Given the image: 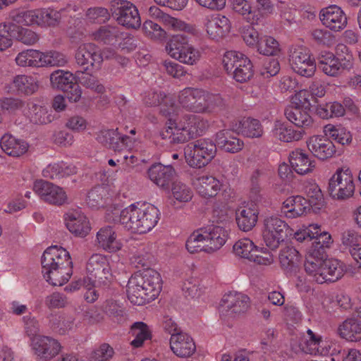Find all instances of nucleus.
<instances>
[{
	"label": "nucleus",
	"instance_id": "1",
	"mask_svg": "<svg viewBox=\"0 0 361 361\" xmlns=\"http://www.w3.org/2000/svg\"><path fill=\"white\" fill-rule=\"evenodd\" d=\"M42 274L52 286H61L68 281L73 274L69 252L57 245L48 247L42 257Z\"/></svg>",
	"mask_w": 361,
	"mask_h": 361
},
{
	"label": "nucleus",
	"instance_id": "2",
	"mask_svg": "<svg viewBox=\"0 0 361 361\" xmlns=\"http://www.w3.org/2000/svg\"><path fill=\"white\" fill-rule=\"evenodd\" d=\"M161 288L160 274L154 269H147L135 273L129 279L127 296L132 304L142 305L154 300L159 295Z\"/></svg>",
	"mask_w": 361,
	"mask_h": 361
},
{
	"label": "nucleus",
	"instance_id": "3",
	"mask_svg": "<svg viewBox=\"0 0 361 361\" xmlns=\"http://www.w3.org/2000/svg\"><path fill=\"white\" fill-rule=\"evenodd\" d=\"M160 219V212L147 202H135L121 210L118 221L132 233H146L155 227Z\"/></svg>",
	"mask_w": 361,
	"mask_h": 361
},
{
	"label": "nucleus",
	"instance_id": "4",
	"mask_svg": "<svg viewBox=\"0 0 361 361\" xmlns=\"http://www.w3.org/2000/svg\"><path fill=\"white\" fill-rule=\"evenodd\" d=\"M304 266L306 273L318 283L335 282L341 279L347 270L345 264L338 259L331 258L323 260L319 250L316 255L314 252H310L306 256Z\"/></svg>",
	"mask_w": 361,
	"mask_h": 361
},
{
	"label": "nucleus",
	"instance_id": "5",
	"mask_svg": "<svg viewBox=\"0 0 361 361\" xmlns=\"http://www.w3.org/2000/svg\"><path fill=\"white\" fill-rule=\"evenodd\" d=\"M166 129L162 132L164 139L169 138L173 143H184L203 134L206 123L200 116L185 115L179 121L169 118Z\"/></svg>",
	"mask_w": 361,
	"mask_h": 361
},
{
	"label": "nucleus",
	"instance_id": "6",
	"mask_svg": "<svg viewBox=\"0 0 361 361\" xmlns=\"http://www.w3.org/2000/svg\"><path fill=\"white\" fill-rule=\"evenodd\" d=\"M226 243L225 231L222 226H208L193 231L185 242L187 250L191 253H212Z\"/></svg>",
	"mask_w": 361,
	"mask_h": 361
},
{
	"label": "nucleus",
	"instance_id": "7",
	"mask_svg": "<svg viewBox=\"0 0 361 361\" xmlns=\"http://www.w3.org/2000/svg\"><path fill=\"white\" fill-rule=\"evenodd\" d=\"M11 18L18 24L27 26L38 25L51 27L56 25L61 18V12L52 8H44L29 11H15Z\"/></svg>",
	"mask_w": 361,
	"mask_h": 361
},
{
	"label": "nucleus",
	"instance_id": "8",
	"mask_svg": "<svg viewBox=\"0 0 361 361\" xmlns=\"http://www.w3.org/2000/svg\"><path fill=\"white\" fill-rule=\"evenodd\" d=\"M166 49L171 58L187 65L196 64L201 57L200 51L190 44L183 35L173 36L168 42Z\"/></svg>",
	"mask_w": 361,
	"mask_h": 361
},
{
	"label": "nucleus",
	"instance_id": "9",
	"mask_svg": "<svg viewBox=\"0 0 361 361\" xmlns=\"http://www.w3.org/2000/svg\"><path fill=\"white\" fill-rule=\"evenodd\" d=\"M293 230L282 219L271 216L264 219L262 237L266 245L272 250L279 247L287 238L292 237Z\"/></svg>",
	"mask_w": 361,
	"mask_h": 361
},
{
	"label": "nucleus",
	"instance_id": "10",
	"mask_svg": "<svg viewBox=\"0 0 361 361\" xmlns=\"http://www.w3.org/2000/svg\"><path fill=\"white\" fill-rule=\"evenodd\" d=\"M328 189L336 200L351 197L355 190L352 171L348 167L338 169L329 179Z\"/></svg>",
	"mask_w": 361,
	"mask_h": 361
},
{
	"label": "nucleus",
	"instance_id": "11",
	"mask_svg": "<svg viewBox=\"0 0 361 361\" xmlns=\"http://www.w3.org/2000/svg\"><path fill=\"white\" fill-rule=\"evenodd\" d=\"M185 157L189 166L202 168L206 166L215 156L216 145L207 140H198L185 148Z\"/></svg>",
	"mask_w": 361,
	"mask_h": 361
},
{
	"label": "nucleus",
	"instance_id": "12",
	"mask_svg": "<svg viewBox=\"0 0 361 361\" xmlns=\"http://www.w3.org/2000/svg\"><path fill=\"white\" fill-rule=\"evenodd\" d=\"M208 91L201 88L185 87L178 94L180 106L194 113H204L208 111Z\"/></svg>",
	"mask_w": 361,
	"mask_h": 361
},
{
	"label": "nucleus",
	"instance_id": "13",
	"mask_svg": "<svg viewBox=\"0 0 361 361\" xmlns=\"http://www.w3.org/2000/svg\"><path fill=\"white\" fill-rule=\"evenodd\" d=\"M51 84L56 88L66 92L70 102H78L82 94L81 89L77 83V77L69 71L57 70L50 76Z\"/></svg>",
	"mask_w": 361,
	"mask_h": 361
},
{
	"label": "nucleus",
	"instance_id": "14",
	"mask_svg": "<svg viewBox=\"0 0 361 361\" xmlns=\"http://www.w3.org/2000/svg\"><path fill=\"white\" fill-rule=\"evenodd\" d=\"M289 62L292 69L302 76L311 77L316 71L317 66L314 59L305 47H296L291 49Z\"/></svg>",
	"mask_w": 361,
	"mask_h": 361
},
{
	"label": "nucleus",
	"instance_id": "15",
	"mask_svg": "<svg viewBox=\"0 0 361 361\" xmlns=\"http://www.w3.org/2000/svg\"><path fill=\"white\" fill-rule=\"evenodd\" d=\"M97 139L99 142L115 152L131 150L137 142L135 137L121 135L118 128L102 130L97 135Z\"/></svg>",
	"mask_w": 361,
	"mask_h": 361
},
{
	"label": "nucleus",
	"instance_id": "16",
	"mask_svg": "<svg viewBox=\"0 0 361 361\" xmlns=\"http://www.w3.org/2000/svg\"><path fill=\"white\" fill-rule=\"evenodd\" d=\"M75 60L85 72H92L100 68L104 57L99 48L94 44L85 43L78 48Z\"/></svg>",
	"mask_w": 361,
	"mask_h": 361
},
{
	"label": "nucleus",
	"instance_id": "17",
	"mask_svg": "<svg viewBox=\"0 0 361 361\" xmlns=\"http://www.w3.org/2000/svg\"><path fill=\"white\" fill-rule=\"evenodd\" d=\"M33 190L42 200L49 204L61 206L67 202L68 197L64 190L50 182L36 180Z\"/></svg>",
	"mask_w": 361,
	"mask_h": 361
},
{
	"label": "nucleus",
	"instance_id": "18",
	"mask_svg": "<svg viewBox=\"0 0 361 361\" xmlns=\"http://www.w3.org/2000/svg\"><path fill=\"white\" fill-rule=\"evenodd\" d=\"M31 347L35 355L42 361H49L61 350V343L55 338L46 336L31 338Z\"/></svg>",
	"mask_w": 361,
	"mask_h": 361
},
{
	"label": "nucleus",
	"instance_id": "19",
	"mask_svg": "<svg viewBox=\"0 0 361 361\" xmlns=\"http://www.w3.org/2000/svg\"><path fill=\"white\" fill-rule=\"evenodd\" d=\"M87 280L98 281L104 283L111 278V271L108 259L101 254H94L88 259L86 265Z\"/></svg>",
	"mask_w": 361,
	"mask_h": 361
},
{
	"label": "nucleus",
	"instance_id": "20",
	"mask_svg": "<svg viewBox=\"0 0 361 361\" xmlns=\"http://www.w3.org/2000/svg\"><path fill=\"white\" fill-rule=\"evenodd\" d=\"M233 68V78L239 82L247 81L253 75L250 60L243 54L236 51H227V70Z\"/></svg>",
	"mask_w": 361,
	"mask_h": 361
},
{
	"label": "nucleus",
	"instance_id": "21",
	"mask_svg": "<svg viewBox=\"0 0 361 361\" xmlns=\"http://www.w3.org/2000/svg\"><path fill=\"white\" fill-rule=\"evenodd\" d=\"M114 15L118 24L128 28L137 29L141 25V18L137 7L128 1H120Z\"/></svg>",
	"mask_w": 361,
	"mask_h": 361
},
{
	"label": "nucleus",
	"instance_id": "22",
	"mask_svg": "<svg viewBox=\"0 0 361 361\" xmlns=\"http://www.w3.org/2000/svg\"><path fill=\"white\" fill-rule=\"evenodd\" d=\"M319 19L326 28L334 32L343 30L348 23L345 13L336 5L322 8L319 13Z\"/></svg>",
	"mask_w": 361,
	"mask_h": 361
},
{
	"label": "nucleus",
	"instance_id": "23",
	"mask_svg": "<svg viewBox=\"0 0 361 361\" xmlns=\"http://www.w3.org/2000/svg\"><path fill=\"white\" fill-rule=\"evenodd\" d=\"M144 102L149 106L161 105L160 111L166 116L178 115L180 110L173 97L166 95L161 91H149L146 93Z\"/></svg>",
	"mask_w": 361,
	"mask_h": 361
},
{
	"label": "nucleus",
	"instance_id": "24",
	"mask_svg": "<svg viewBox=\"0 0 361 361\" xmlns=\"http://www.w3.org/2000/svg\"><path fill=\"white\" fill-rule=\"evenodd\" d=\"M306 144L312 155L320 160L331 158L336 152V146L326 135H312Z\"/></svg>",
	"mask_w": 361,
	"mask_h": 361
},
{
	"label": "nucleus",
	"instance_id": "25",
	"mask_svg": "<svg viewBox=\"0 0 361 361\" xmlns=\"http://www.w3.org/2000/svg\"><path fill=\"white\" fill-rule=\"evenodd\" d=\"M64 221L68 231L76 236L85 237L91 230L89 220L79 209L66 213Z\"/></svg>",
	"mask_w": 361,
	"mask_h": 361
},
{
	"label": "nucleus",
	"instance_id": "26",
	"mask_svg": "<svg viewBox=\"0 0 361 361\" xmlns=\"http://www.w3.org/2000/svg\"><path fill=\"white\" fill-rule=\"evenodd\" d=\"M96 242L99 247L108 252H116L123 247V242L118 238L113 226H106L101 228L96 235Z\"/></svg>",
	"mask_w": 361,
	"mask_h": 361
},
{
	"label": "nucleus",
	"instance_id": "27",
	"mask_svg": "<svg viewBox=\"0 0 361 361\" xmlns=\"http://www.w3.org/2000/svg\"><path fill=\"white\" fill-rule=\"evenodd\" d=\"M170 348L180 357H190L196 350L192 338L186 333H176L171 336Z\"/></svg>",
	"mask_w": 361,
	"mask_h": 361
},
{
	"label": "nucleus",
	"instance_id": "28",
	"mask_svg": "<svg viewBox=\"0 0 361 361\" xmlns=\"http://www.w3.org/2000/svg\"><path fill=\"white\" fill-rule=\"evenodd\" d=\"M289 162L293 170L300 175H307L314 171L316 161L302 149L293 151L289 156Z\"/></svg>",
	"mask_w": 361,
	"mask_h": 361
},
{
	"label": "nucleus",
	"instance_id": "29",
	"mask_svg": "<svg viewBox=\"0 0 361 361\" xmlns=\"http://www.w3.org/2000/svg\"><path fill=\"white\" fill-rule=\"evenodd\" d=\"M346 67L332 52L324 51L318 56V68L328 76L337 77Z\"/></svg>",
	"mask_w": 361,
	"mask_h": 361
},
{
	"label": "nucleus",
	"instance_id": "30",
	"mask_svg": "<svg viewBox=\"0 0 361 361\" xmlns=\"http://www.w3.org/2000/svg\"><path fill=\"white\" fill-rule=\"evenodd\" d=\"M149 178L158 187L169 188L175 175V170L170 165L154 164L147 171Z\"/></svg>",
	"mask_w": 361,
	"mask_h": 361
},
{
	"label": "nucleus",
	"instance_id": "31",
	"mask_svg": "<svg viewBox=\"0 0 361 361\" xmlns=\"http://www.w3.org/2000/svg\"><path fill=\"white\" fill-rule=\"evenodd\" d=\"M339 336L349 341L361 340V307L357 310V317L345 320L338 328Z\"/></svg>",
	"mask_w": 361,
	"mask_h": 361
},
{
	"label": "nucleus",
	"instance_id": "32",
	"mask_svg": "<svg viewBox=\"0 0 361 361\" xmlns=\"http://www.w3.org/2000/svg\"><path fill=\"white\" fill-rule=\"evenodd\" d=\"M258 214V209L253 204H247L238 208L235 219L239 228L243 231L252 230L257 222Z\"/></svg>",
	"mask_w": 361,
	"mask_h": 361
},
{
	"label": "nucleus",
	"instance_id": "33",
	"mask_svg": "<svg viewBox=\"0 0 361 361\" xmlns=\"http://www.w3.org/2000/svg\"><path fill=\"white\" fill-rule=\"evenodd\" d=\"M23 114L31 123L35 124H47L54 119L52 110L33 102H29L26 104V107L23 109Z\"/></svg>",
	"mask_w": 361,
	"mask_h": 361
},
{
	"label": "nucleus",
	"instance_id": "34",
	"mask_svg": "<svg viewBox=\"0 0 361 361\" xmlns=\"http://www.w3.org/2000/svg\"><path fill=\"white\" fill-rule=\"evenodd\" d=\"M307 200L300 195L288 197L282 204L281 212L287 218H296L304 214L309 209Z\"/></svg>",
	"mask_w": 361,
	"mask_h": 361
},
{
	"label": "nucleus",
	"instance_id": "35",
	"mask_svg": "<svg viewBox=\"0 0 361 361\" xmlns=\"http://www.w3.org/2000/svg\"><path fill=\"white\" fill-rule=\"evenodd\" d=\"M192 184L197 192L207 198L217 195L222 186L220 181L212 176L202 175L193 180Z\"/></svg>",
	"mask_w": 361,
	"mask_h": 361
},
{
	"label": "nucleus",
	"instance_id": "36",
	"mask_svg": "<svg viewBox=\"0 0 361 361\" xmlns=\"http://www.w3.org/2000/svg\"><path fill=\"white\" fill-rule=\"evenodd\" d=\"M279 258L281 267L287 275L296 272L300 264V255L295 247H284L280 251Z\"/></svg>",
	"mask_w": 361,
	"mask_h": 361
},
{
	"label": "nucleus",
	"instance_id": "37",
	"mask_svg": "<svg viewBox=\"0 0 361 361\" xmlns=\"http://www.w3.org/2000/svg\"><path fill=\"white\" fill-rule=\"evenodd\" d=\"M272 133L274 137L286 142L298 141L305 134L303 130H295L287 123L279 121L274 123Z\"/></svg>",
	"mask_w": 361,
	"mask_h": 361
},
{
	"label": "nucleus",
	"instance_id": "38",
	"mask_svg": "<svg viewBox=\"0 0 361 361\" xmlns=\"http://www.w3.org/2000/svg\"><path fill=\"white\" fill-rule=\"evenodd\" d=\"M0 145L5 153L16 157L24 154L28 149V145L25 141L17 139L9 133L2 136Z\"/></svg>",
	"mask_w": 361,
	"mask_h": 361
},
{
	"label": "nucleus",
	"instance_id": "39",
	"mask_svg": "<svg viewBox=\"0 0 361 361\" xmlns=\"http://www.w3.org/2000/svg\"><path fill=\"white\" fill-rule=\"evenodd\" d=\"M92 37L99 43L116 45L122 37V32L118 26L104 25L93 32Z\"/></svg>",
	"mask_w": 361,
	"mask_h": 361
},
{
	"label": "nucleus",
	"instance_id": "40",
	"mask_svg": "<svg viewBox=\"0 0 361 361\" xmlns=\"http://www.w3.org/2000/svg\"><path fill=\"white\" fill-rule=\"evenodd\" d=\"M206 31L209 37L215 41H219L226 35V16L212 14L205 23Z\"/></svg>",
	"mask_w": 361,
	"mask_h": 361
},
{
	"label": "nucleus",
	"instance_id": "41",
	"mask_svg": "<svg viewBox=\"0 0 361 361\" xmlns=\"http://www.w3.org/2000/svg\"><path fill=\"white\" fill-rule=\"evenodd\" d=\"M310 109L288 106L285 109V116L290 122L296 126L307 128L312 123V118L309 112Z\"/></svg>",
	"mask_w": 361,
	"mask_h": 361
},
{
	"label": "nucleus",
	"instance_id": "42",
	"mask_svg": "<svg viewBox=\"0 0 361 361\" xmlns=\"http://www.w3.org/2000/svg\"><path fill=\"white\" fill-rule=\"evenodd\" d=\"M19 25L13 20L11 22L13 39L25 45H33L38 42L39 37L37 33L31 29L23 27Z\"/></svg>",
	"mask_w": 361,
	"mask_h": 361
},
{
	"label": "nucleus",
	"instance_id": "43",
	"mask_svg": "<svg viewBox=\"0 0 361 361\" xmlns=\"http://www.w3.org/2000/svg\"><path fill=\"white\" fill-rule=\"evenodd\" d=\"M130 334L134 338L130 341L133 348L142 346L145 341L150 340L152 333L149 327L142 322H135L130 328Z\"/></svg>",
	"mask_w": 361,
	"mask_h": 361
},
{
	"label": "nucleus",
	"instance_id": "44",
	"mask_svg": "<svg viewBox=\"0 0 361 361\" xmlns=\"http://www.w3.org/2000/svg\"><path fill=\"white\" fill-rule=\"evenodd\" d=\"M250 306V298L240 293H229L227 294V308L235 314L246 312Z\"/></svg>",
	"mask_w": 361,
	"mask_h": 361
},
{
	"label": "nucleus",
	"instance_id": "45",
	"mask_svg": "<svg viewBox=\"0 0 361 361\" xmlns=\"http://www.w3.org/2000/svg\"><path fill=\"white\" fill-rule=\"evenodd\" d=\"M41 51L35 49H26L18 53L16 57V63L22 67H41Z\"/></svg>",
	"mask_w": 361,
	"mask_h": 361
},
{
	"label": "nucleus",
	"instance_id": "46",
	"mask_svg": "<svg viewBox=\"0 0 361 361\" xmlns=\"http://www.w3.org/2000/svg\"><path fill=\"white\" fill-rule=\"evenodd\" d=\"M13 85L19 92L27 95L33 94L38 89L36 79L25 75L16 76L13 79Z\"/></svg>",
	"mask_w": 361,
	"mask_h": 361
},
{
	"label": "nucleus",
	"instance_id": "47",
	"mask_svg": "<svg viewBox=\"0 0 361 361\" xmlns=\"http://www.w3.org/2000/svg\"><path fill=\"white\" fill-rule=\"evenodd\" d=\"M324 133L329 139L331 138L343 145L349 144L352 140L349 131L333 124L326 125L324 127Z\"/></svg>",
	"mask_w": 361,
	"mask_h": 361
},
{
	"label": "nucleus",
	"instance_id": "48",
	"mask_svg": "<svg viewBox=\"0 0 361 361\" xmlns=\"http://www.w3.org/2000/svg\"><path fill=\"white\" fill-rule=\"evenodd\" d=\"M106 188L102 185L93 188L87 197V204L92 208L103 207L107 203Z\"/></svg>",
	"mask_w": 361,
	"mask_h": 361
},
{
	"label": "nucleus",
	"instance_id": "49",
	"mask_svg": "<svg viewBox=\"0 0 361 361\" xmlns=\"http://www.w3.org/2000/svg\"><path fill=\"white\" fill-rule=\"evenodd\" d=\"M182 290L186 298L199 300L204 295L205 288L200 285L198 279L190 277L183 282Z\"/></svg>",
	"mask_w": 361,
	"mask_h": 361
},
{
	"label": "nucleus",
	"instance_id": "50",
	"mask_svg": "<svg viewBox=\"0 0 361 361\" xmlns=\"http://www.w3.org/2000/svg\"><path fill=\"white\" fill-rule=\"evenodd\" d=\"M256 48L260 54L265 56H276L281 51L278 41L269 35L261 37Z\"/></svg>",
	"mask_w": 361,
	"mask_h": 361
},
{
	"label": "nucleus",
	"instance_id": "51",
	"mask_svg": "<svg viewBox=\"0 0 361 361\" xmlns=\"http://www.w3.org/2000/svg\"><path fill=\"white\" fill-rule=\"evenodd\" d=\"M319 337V334L314 333L311 329H307L306 334L303 335L300 339L299 348L300 350L310 355L317 352L318 348H316V346Z\"/></svg>",
	"mask_w": 361,
	"mask_h": 361
},
{
	"label": "nucleus",
	"instance_id": "52",
	"mask_svg": "<svg viewBox=\"0 0 361 361\" xmlns=\"http://www.w3.org/2000/svg\"><path fill=\"white\" fill-rule=\"evenodd\" d=\"M233 249L237 255L250 259L253 253L259 250V247L249 238H242L233 245Z\"/></svg>",
	"mask_w": 361,
	"mask_h": 361
},
{
	"label": "nucleus",
	"instance_id": "53",
	"mask_svg": "<svg viewBox=\"0 0 361 361\" xmlns=\"http://www.w3.org/2000/svg\"><path fill=\"white\" fill-rule=\"evenodd\" d=\"M42 66H63L68 62L66 56L57 51H41Z\"/></svg>",
	"mask_w": 361,
	"mask_h": 361
},
{
	"label": "nucleus",
	"instance_id": "54",
	"mask_svg": "<svg viewBox=\"0 0 361 361\" xmlns=\"http://www.w3.org/2000/svg\"><path fill=\"white\" fill-rule=\"evenodd\" d=\"M104 312L117 322L124 319V312L122 304L117 300H106L102 305Z\"/></svg>",
	"mask_w": 361,
	"mask_h": 361
},
{
	"label": "nucleus",
	"instance_id": "55",
	"mask_svg": "<svg viewBox=\"0 0 361 361\" xmlns=\"http://www.w3.org/2000/svg\"><path fill=\"white\" fill-rule=\"evenodd\" d=\"M77 81L82 85L93 90L98 93H102L104 90V87L99 82L97 78L90 72L84 73L83 71H78L75 72Z\"/></svg>",
	"mask_w": 361,
	"mask_h": 361
},
{
	"label": "nucleus",
	"instance_id": "56",
	"mask_svg": "<svg viewBox=\"0 0 361 361\" xmlns=\"http://www.w3.org/2000/svg\"><path fill=\"white\" fill-rule=\"evenodd\" d=\"M171 192L173 197L180 202H188L192 197L191 189L181 182H175L172 185Z\"/></svg>",
	"mask_w": 361,
	"mask_h": 361
},
{
	"label": "nucleus",
	"instance_id": "57",
	"mask_svg": "<svg viewBox=\"0 0 361 361\" xmlns=\"http://www.w3.org/2000/svg\"><path fill=\"white\" fill-rule=\"evenodd\" d=\"M316 236L313 239L316 240V245H314V248H311L307 255L310 252H314V255H316L318 250H319L321 257H322V250L324 248H329L333 243V240L331 235L326 231H322L320 227V231L315 234Z\"/></svg>",
	"mask_w": 361,
	"mask_h": 361
},
{
	"label": "nucleus",
	"instance_id": "58",
	"mask_svg": "<svg viewBox=\"0 0 361 361\" xmlns=\"http://www.w3.org/2000/svg\"><path fill=\"white\" fill-rule=\"evenodd\" d=\"M51 324L54 331L64 335L73 329L74 322L71 317H66L63 314H60L51 322Z\"/></svg>",
	"mask_w": 361,
	"mask_h": 361
},
{
	"label": "nucleus",
	"instance_id": "59",
	"mask_svg": "<svg viewBox=\"0 0 361 361\" xmlns=\"http://www.w3.org/2000/svg\"><path fill=\"white\" fill-rule=\"evenodd\" d=\"M142 30L145 35L154 40H162L166 37V32L161 26L152 21L146 20L142 25Z\"/></svg>",
	"mask_w": 361,
	"mask_h": 361
},
{
	"label": "nucleus",
	"instance_id": "60",
	"mask_svg": "<svg viewBox=\"0 0 361 361\" xmlns=\"http://www.w3.org/2000/svg\"><path fill=\"white\" fill-rule=\"evenodd\" d=\"M164 20L166 25L174 31H183L192 35L196 33V28L194 25L188 24L180 19L166 16L164 17Z\"/></svg>",
	"mask_w": 361,
	"mask_h": 361
},
{
	"label": "nucleus",
	"instance_id": "61",
	"mask_svg": "<svg viewBox=\"0 0 361 361\" xmlns=\"http://www.w3.org/2000/svg\"><path fill=\"white\" fill-rule=\"evenodd\" d=\"M241 37L245 43L250 47L256 48L260 37L258 32L251 25H246L240 30Z\"/></svg>",
	"mask_w": 361,
	"mask_h": 361
},
{
	"label": "nucleus",
	"instance_id": "62",
	"mask_svg": "<svg viewBox=\"0 0 361 361\" xmlns=\"http://www.w3.org/2000/svg\"><path fill=\"white\" fill-rule=\"evenodd\" d=\"M243 135L247 137H260L263 134V128L260 122L254 118L245 119Z\"/></svg>",
	"mask_w": 361,
	"mask_h": 361
},
{
	"label": "nucleus",
	"instance_id": "63",
	"mask_svg": "<svg viewBox=\"0 0 361 361\" xmlns=\"http://www.w3.org/2000/svg\"><path fill=\"white\" fill-rule=\"evenodd\" d=\"M68 303L67 297L59 292L52 293L47 295L44 300L45 306L49 310L63 308L66 307Z\"/></svg>",
	"mask_w": 361,
	"mask_h": 361
},
{
	"label": "nucleus",
	"instance_id": "64",
	"mask_svg": "<svg viewBox=\"0 0 361 361\" xmlns=\"http://www.w3.org/2000/svg\"><path fill=\"white\" fill-rule=\"evenodd\" d=\"M114 355V348L109 344L104 343L92 352L91 359L93 361H109Z\"/></svg>",
	"mask_w": 361,
	"mask_h": 361
}]
</instances>
